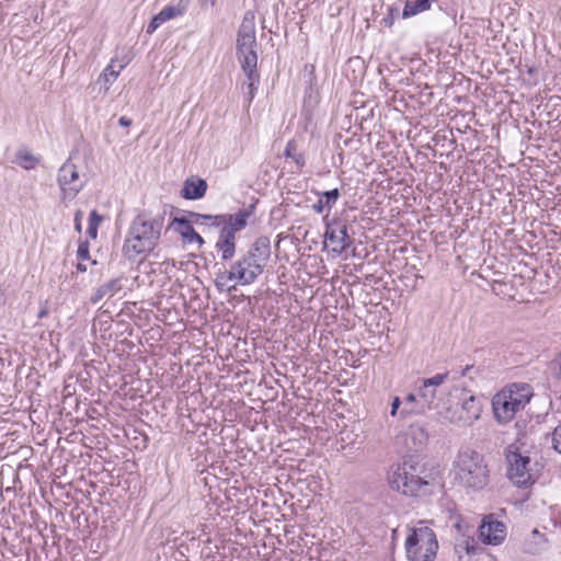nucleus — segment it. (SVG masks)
<instances>
[{
	"label": "nucleus",
	"instance_id": "obj_37",
	"mask_svg": "<svg viewBox=\"0 0 561 561\" xmlns=\"http://www.w3.org/2000/svg\"><path fill=\"white\" fill-rule=\"evenodd\" d=\"M473 368L474 366L472 364H468L463 368H461V370L455 371V374L458 375L459 377H465L468 376Z\"/></svg>",
	"mask_w": 561,
	"mask_h": 561
},
{
	"label": "nucleus",
	"instance_id": "obj_12",
	"mask_svg": "<svg viewBox=\"0 0 561 561\" xmlns=\"http://www.w3.org/2000/svg\"><path fill=\"white\" fill-rule=\"evenodd\" d=\"M482 412V402L479 398L471 394L470 391L465 390L462 393L461 402L455 411H453L450 419L451 423L470 426L477 421Z\"/></svg>",
	"mask_w": 561,
	"mask_h": 561
},
{
	"label": "nucleus",
	"instance_id": "obj_21",
	"mask_svg": "<svg viewBox=\"0 0 561 561\" xmlns=\"http://www.w3.org/2000/svg\"><path fill=\"white\" fill-rule=\"evenodd\" d=\"M14 162L24 170H33L41 162V157L34 156L26 149H21L15 153Z\"/></svg>",
	"mask_w": 561,
	"mask_h": 561
},
{
	"label": "nucleus",
	"instance_id": "obj_41",
	"mask_svg": "<svg viewBox=\"0 0 561 561\" xmlns=\"http://www.w3.org/2000/svg\"><path fill=\"white\" fill-rule=\"evenodd\" d=\"M48 313H49L48 308H47V307H44V308H42V309L39 310V312H38V314H37V318H38V319H43V318L47 317V316H48Z\"/></svg>",
	"mask_w": 561,
	"mask_h": 561
},
{
	"label": "nucleus",
	"instance_id": "obj_19",
	"mask_svg": "<svg viewBox=\"0 0 561 561\" xmlns=\"http://www.w3.org/2000/svg\"><path fill=\"white\" fill-rule=\"evenodd\" d=\"M247 77V82L243 83L242 89L247 98L248 105L253 101L257 87L260 84V73L257 68L242 70Z\"/></svg>",
	"mask_w": 561,
	"mask_h": 561
},
{
	"label": "nucleus",
	"instance_id": "obj_26",
	"mask_svg": "<svg viewBox=\"0 0 561 561\" xmlns=\"http://www.w3.org/2000/svg\"><path fill=\"white\" fill-rule=\"evenodd\" d=\"M449 376V371L443 373V374H436L435 376L431 378L423 379L422 382L426 385V387H430L432 389H435L443 385Z\"/></svg>",
	"mask_w": 561,
	"mask_h": 561
},
{
	"label": "nucleus",
	"instance_id": "obj_42",
	"mask_svg": "<svg viewBox=\"0 0 561 561\" xmlns=\"http://www.w3.org/2000/svg\"><path fill=\"white\" fill-rule=\"evenodd\" d=\"M77 270H78L79 272L84 273V272H87V266H85L84 264H82V263H78V264H77Z\"/></svg>",
	"mask_w": 561,
	"mask_h": 561
},
{
	"label": "nucleus",
	"instance_id": "obj_18",
	"mask_svg": "<svg viewBox=\"0 0 561 561\" xmlns=\"http://www.w3.org/2000/svg\"><path fill=\"white\" fill-rule=\"evenodd\" d=\"M317 195L319 196V199L311 206V209L316 214H322L325 209L330 211L341 197L339 188L318 192Z\"/></svg>",
	"mask_w": 561,
	"mask_h": 561
},
{
	"label": "nucleus",
	"instance_id": "obj_31",
	"mask_svg": "<svg viewBox=\"0 0 561 561\" xmlns=\"http://www.w3.org/2000/svg\"><path fill=\"white\" fill-rule=\"evenodd\" d=\"M552 447L561 455V423L552 432Z\"/></svg>",
	"mask_w": 561,
	"mask_h": 561
},
{
	"label": "nucleus",
	"instance_id": "obj_10",
	"mask_svg": "<svg viewBox=\"0 0 561 561\" xmlns=\"http://www.w3.org/2000/svg\"><path fill=\"white\" fill-rule=\"evenodd\" d=\"M57 183L62 201H72L85 186L87 180L79 174L78 167L68 158L58 169Z\"/></svg>",
	"mask_w": 561,
	"mask_h": 561
},
{
	"label": "nucleus",
	"instance_id": "obj_40",
	"mask_svg": "<svg viewBox=\"0 0 561 561\" xmlns=\"http://www.w3.org/2000/svg\"><path fill=\"white\" fill-rule=\"evenodd\" d=\"M217 0H199L202 7H214Z\"/></svg>",
	"mask_w": 561,
	"mask_h": 561
},
{
	"label": "nucleus",
	"instance_id": "obj_17",
	"mask_svg": "<svg viewBox=\"0 0 561 561\" xmlns=\"http://www.w3.org/2000/svg\"><path fill=\"white\" fill-rule=\"evenodd\" d=\"M417 393L420 397L419 405L415 409H407L404 413L425 414L427 411L433 409V404L436 399V390L426 387V385L422 382Z\"/></svg>",
	"mask_w": 561,
	"mask_h": 561
},
{
	"label": "nucleus",
	"instance_id": "obj_20",
	"mask_svg": "<svg viewBox=\"0 0 561 561\" xmlns=\"http://www.w3.org/2000/svg\"><path fill=\"white\" fill-rule=\"evenodd\" d=\"M238 275H239L238 271L234 268L233 264L230 266L229 271H224V272L218 273L217 277L215 279V285H216L217 289L218 290H231L232 288H234V286L228 287V283L231 280H237L240 285H243V286L248 285Z\"/></svg>",
	"mask_w": 561,
	"mask_h": 561
},
{
	"label": "nucleus",
	"instance_id": "obj_34",
	"mask_svg": "<svg viewBox=\"0 0 561 561\" xmlns=\"http://www.w3.org/2000/svg\"><path fill=\"white\" fill-rule=\"evenodd\" d=\"M101 221L102 216L96 210H92L89 215V226L99 227Z\"/></svg>",
	"mask_w": 561,
	"mask_h": 561
},
{
	"label": "nucleus",
	"instance_id": "obj_24",
	"mask_svg": "<svg viewBox=\"0 0 561 561\" xmlns=\"http://www.w3.org/2000/svg\"><path fill=\"white\" fill-rule=\"evenodd\" d=\"M420 400V397H419V393H409L404 400H403V408L401 409V411L399 412L400 414V417L401 419H405L408 417L409 415H413V413H404V411L408 409H415L417 405H419V401ZM414 415H416L414 413Z\"/></svg>",
	"mask_w": 561,
	"mask_h": 561
},
{
	"label": "nucleus",
	"instance_id": "obj_1",
	"mask_svg": "<svg viewBox=\"0 0 561 561\" xmlns=\"http://www.w3.org/2000/svg\"><path fill=\"white\" fill-rule=\"evenodd\" d=\"M254 215V205L239 209L234 214L208 215L188 211L194 224L207 227H220L215 249L220 253L222 261H230L236 254V234L248 226L249 219Z\"/></svg>",
	"mask_w": 561,
	"mask_h": 561
},
{
	"label": "nucleus",
	"instance_id": "obj_35",
	"mask_svg": "<svg viewBox=\"0 0 561 561\" xmlns=\"http://www.w3.org/2000/svg\"><path fill=\"white\" fill-rule=\"evenodd\" d=\"M403 401L399 397H394L391 402L390 415L396 416Z\"/></svg>",
	"mask_w": 561,
	"mask_h": 561
},
{
	"label": "nucleus",
	"instance_id": "obj_7",
	"mask_svg": "<svg viewBox=\"0 0 561 561\" xmlns=\"http://www.w3.org/2000/svg\"><path fill=\"white\" fill-rule=\"evenodd\" d=\"M407 557L410 561H434L438 541L430 527L413 528L405 539Z\"/></svg>",
	"mask_w": 561,
	"mask_h": 561
},
{
	"label": "nucleus",
	"instance_id": "obj_23",
	"mask_svg": "<svg viewBox=\"0 0 561 561\" xmlns=\"http://www.w3.org/2000/svg\"><path fill=\"white\" fill-rule=\"evenodd\" d=\"M284 154L285 157L293 159L298 169H301L306 163L304 153L296 152V144L294 140L287 142Z\"/></svg>",
	"mask_w": 561,
	"mask_h": 561
},
{
	"label": "nucleus",
	"instance_id": "obj_27",
	"mask_svg": "<svg viewBox=\"0 0 561 561\" xmlns=\"http://www.w3.org/2000/svg\"><path fill=\"white\" fill-rule=\"evenodd\" d=\"M409 435H411L414 440L417 439L420 445L425 444L428 437L425 430L420 425H411Z\"/></svg>",
	"mask_w": 561,
	"mask_h": 561
},
{
	"label": "nucleus",
	"instance_id": "obj_25",
	"mask_svg": "<svg viewBox=\"0 0 561 561\" xmlns=\"http://www.w3.org/2000/svg\"><path fill=\"white\" fill-rule=\"evenodd\" d=\"M124 68L123 65L119 66L118 70L114 69L113 61L103 70V72L100 76V80L103 79L104 82L107 84H111L116 80V78L119 75V71Z\"/></svg>",
	"mask_w": 561,
	"mask_h": 561
},
{
	"label": "nucleus",
	"instance_id": "obj_13",
	"mask_svg": "<svg viewBox=\"0 0 561 561\" xmlns=\"http://www.w3.org/2000/svg\"><path fill=\"white\" fill-rule=\"evenodd\" d=\"M193 224L194 221L187 214L186 216L174 217L170 224V228L173 227L184 241L203 245L205 241L201 234L195 231Z\"/></svg>",
	"mask_w": 561,
	"mask_h": 561
},
{
	"label": "nucleus",
	"instance_id": "obj_22",
	"mask_svg": "<svg viewBox=\"0 0 561 561\" xmlns=\"http://www.w3.org/2000/svg\"><path fill=\"white\" fill-rule=\"evenodd\" d=\"M430 9L427 0L407 1L402 11V18L408 19Z\"/></svg>",
	"mask_w": 561,
	"mask_h": 561
},
{
	"label": "nucleus",
	"instance_id": "obj_16",
	"mask_svg": "<svg viewBox=\"0 0 561 561\" xmlns=\"http://www.w3.org/2000/svg\"><path fill=\"white\" fill-rule=\"evenodd\" d=\"M123 289V277L112 278L95 288L90 297V302L96 305L104 297H113Z\"/></svg>",
	"mask_w": 561,
	"mask_h": 561
},
{
	"label": "nucleus",
	"instance_id": "obj_2",
	"mask_svg": "<svg viewBox=\"0 0 561 561\" xmlns=\"http://www.w3.org/2000/svg\"><path fill=\"white\" fill-rule=\"evenodd\" d=\"M391 490L405 496H428L440 486L437 472H427L412 458L398 463L388 476Z\"/></svg>",
	"mask_w": 561,
	"mask_h": 561
},
{
	"label": "nucleus",
	"instance_id": "obj_30",
	"mask_svg": "<svg viewBox=\"0 0 561 561\" xmlns=\"http://www.w3.org/2000/svg\"><path fill=\"white\" fill-rule=\"evenodd\" d=\"M90 245L88 241H82L78 245L77 257L81 261L90 259Z\"/></svg>",
	"mask_w": 561,
	"mask_h": 561
},
{
	"label": "nucleus",
	"instance_id": "obj_39",
	"mask_svg": "<svg viewBox=\"0 0 561 561\" xmlns=\"http://www.w3.org/2000/svg\"><path fill=\"white\" fill-rule=\"evenodd\" d=\"M87 232H88L89 237H91L92 239H95L98 236V227L89 226Z\"/></svg>",
	"mask_w": 561,
	"mask_h": 561
},
{
	"label": "nucleus",
	"instance_id": "obj_9",
	"mask_svg": "<svg viewBox=\"0 0 561 561\" xmlns=\"http://www.w3.org/2000/svg\"><path fill=\"white\" fill-rule=\"evenodd\" d=\"M507 462L506 476L518 488H526L535 482L530 473V458L523 455L517 447L508 446L505 450Z\"/></svg>",
	"mask_w": 561,
	"mask_h": 561
},
{
	"label": "nucleus",
	"instance_id": "obj_6",
	"mask_svg": "<svg viewBox=\"0 0 561 561\" xmlns=\"http://www.w3.org/2000/svg\"><path fill=\"white\" fill-rule=\"evenodd\" d=\"M271 257V240L266 236L257 237L248 251L233 263L238 276L248 285L253 284L263 273Z\"/></svg>",
	"mask_w": 561,
	"mask_h": 561
},
{
	"label": "nucleus",
	"instance_id": "obj_3",
	"mask_svg": "<svg viewBox=\"0 0 561 561\" xmlns=\"http://www.w3.org/2000/svg\"><path fill=\"white\" fill-rule=\"evenodd\" d=\"M164 217L141 213L130 224L123 251L128 259L150 253L161 237Z\"/></svg>",
	"mask_w": 561,
	"mask_h": 561
},
{
	"label": "nucleus",
	"instance_id": "obj_5",
	"mask_svg": "<svg viewBox=\"0 0 561 561\" xmlns=\"http://www.w3.org/2000/svg\"><path fill=\"white\" fill-rule=\"evenodd\" d=\"M456 479L473 491L484 489L490 481V470L483 455L472 449L459 451L455 461Z\"/></svg>",
	"mask_w": 561,
	"mask_h": 561
},
{
	"label": "nucleus",
	"instance_id": "obj_8",
	"mask_svg": "<svg viewBox=\"0 0 561 561\" xmlns=\"http://www.w3.org/2000/svg\"><path fill=\"white\" fill-rule=\"evenodd\" d=\"M236 49L242 70L257 68V42L253 19L244 16L238 30Z\"/></svg>",
	"mask_w": 561,
	"mask_h": 561
},
{
	"label": "nucleus",
	"instance_id": "obj_38",
	"mask_svg": "<svg viewBox=\"0 0 561 561\" xmlns=\"http://www.w3.org/2000/svg\"><path fill=\"white\" fill-rule=\"evenodd\" d=\"M118 124H119L121 126L128 127V126H130V124H131V119H130V118H128V117H126V116H122V117H119V119H118Z\"/></svg>",
	"mask_w": 561,
	"mask_h": 561
},
{
	"label": "nucleus",
	"instance_id": "obj_33",
	"mask_svg": "<svg viewBox=\"0 0 561 561\" xmlns=\"http://www.w3.org/2000/svg\"><path fill=\"white\" fill-rule=\"evenodd\" d=\"M396 13L397 9L390 8L388 14L381 20V24L386 27H391L394 23Z\"/></svg>",
	"mask_w": 561,
	"mask_h": 561
},
{
	"label": "nucleus",
	"instance_id": "obj_36",
	"mask_svg": "<svg viewBox=\"0 0 561 561\" xmlns=\"http://www.w3.org/2000/svg\"><path fill=\"white\" fill-rule=\"evenodd\" d=\"M83 216L82 210L78 209L75 214V229L78 232H81L82 226H81V218Z\"/></svg>",
	"mask_w": 561,
	"mask_h": 561
},
{
	"label": "nucleus",
	"instance_id": "obj_4",
	"mask_svg": "<svg viewBox=\"0 0 561 561\" xmlns=\"http://www.w3.org/2000/svg\"><path fill=\"white\" fill-rule=\"evenodd\" d=\"M533 397V388L526 382H513L492 399L495 420L500 424L511 422L517 412L522 411Z\"/></svg>",
	"mask_w": 561,
	"mask_h": 561
},
{
	"label": "nucleus",
	"instance_id": "obj_11",
	"mask_svg": "<svg viewBox=\"0 0 561 561\" xmlns=\"http://www.w3.org/2000/svg\"><path fill=\"white\" fill-rule=\"evenodd\" d=\"M325 226L324 244L336 255L342 254L353 243V239L347 232V225L341 218L329 219V214L323 217Z\"/></svg>",
	"mask_w": 561,
	"mask_h": 561
},
{
	"label": "nucleus",
	"instance_id": "obj_14",
	"mask_svg": "<svg viewBox=\"0 0 561 561\" xmlns=\"http://www.w3.org/2000/svg\"><path fill=\"white\" fill-rule=\"evenodd\" d=\"M479 531L481 540L486 545H500L506 537V526L499 520L483 522Z\"/></svg>",
	"mask_w": 561,
	"mask_h": 561
},
{
	"label": "nucleus",
	"instance_id": "obj_15",
	"mask_svg": "<svg viewBox=\"0 0 561 561\" xmlns=\"http://www.w3.org/2000/svg\"><path fill=\"white\" fill-rule=\"evenodd\" d=\"M207 182L198 176H191L183 183L181 196L187 201L201 199L207 192Z\"/></svg>",
	"mask_w": 561,
	"mask_h": 561
},
{
	"label": "nucleus",
	"instance_id": "obj_29",
	"mask_svg": "<svg viewBox=\"0 0 561 561\" xmlns=\"http://www.w3.org/2000/svg\"><path fill=\"white\" fill-rule=\"evenodd\" d=\"M549 370L553 377L561 380V353L550 362Z\"/></svg>",
	"mask_w": 561,
	"mask_h": 561
},
{
	"label": "nucleus",
	"instance_id": "obj_28",
	"mask_svg": "<svg viewBox=\"0 0 561 561\" xmlns=\"http://www.w3.org/2000/svg\"><path fill=\"white\" fill-rule=\"evenodd\" d=\"M180 14H182V11L173 5H167L158 13L159 18L164 22L176 18Z\"/></svg>",
	"mask_w": 561,
	"mask_h": 561
},
{
	"label": "nucleus",
	"instance_id": "obj_32",
	"mask_svg": "<svg viewBox=\"0 0 561 561\" xmlns=\"http://www.w3.org/2000/svg\"><path fill=\"white\" fill-rule=\"evenodd\" d=\"M163 23L164 21H162L158 14L153 15L150 23L147 26V33L152 34Z\"/></svg>",
	"mask_w": 561,
	"mask_h": 561
}]
</instances>
